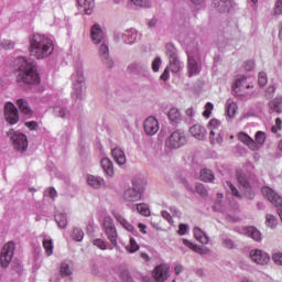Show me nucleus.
I'll return each instance as SVG.
<instances>
[{
  "instance_id": "nucleus-1",
  "label": "nucleus",
  "mask_w": 282,
  "mask_h": 282,
  "mask_svg": "<svg viewBox=\"0 0 282 282\" xmlns=\"http://www.w3.org/2000/svg\"><path fill=\"white\" fill-rule=\"evenodd\" d=\"M18 66V83H23L24 85H39L41 83V76L36 70V65L25 57H19L17 59Z\"/></svg>"
},
{
  "instance_id": "nucleus-2",
  "label": "nucleus",
  "mask_w": 282,
  "mask_h": 282,
  "mask_svg": "<svg viewBox=\"0 0 282 282\" xmlns=\"http://www.w3.org/2000/svg\"><path fill=\"white\" fill-rule=\"evenodd\" d=\"M30 52L35 58H47L54 52V42L43 34L35 33L30 37Z\"/></svg>"
},
{
  "instance_id": "nucleus-3",
  "label": "nucleus",
  "mask_w": 282,
  "mask_h": 282,
  "mask_svg": "<svg viewBox=\"0 0 282 282\" xmlns=\"http://www.w3.org/2000/svg\"><path fill=\"white\" fill-rule=\"evenodd\" d=\"M73 93L72 97L75 100H83L87 86L85 85V75L83 74V62L75 64V72L72 75Z\"/></svg>"
},
{
  "instance_id": "nucleus-4",
  "label": "nucleus",
  "mask_w": 282,
  "mask_h": 282,
  "mask_svg": "<svg viewBox=\"0 0 282 282\" xmlns=\"http://www.w3.org/2000/svg\"><path fill=\"white\" fill-rule=\"evenodd\" d=\"M187 74L189 78L193 76H198L202 72V53L199 48H188L187 50Z\"/></svg>"
},
{
  "instance_id": "nucleus-5",
  "label": "nucleus",
  "mask_w": 282,
  "mask_h": 282,
  "mask_svg": "<svg viewBox=\"0 0 282 282\" xmlns=\"http://www.w3.org/2000/svg\"><path fill=\"white\" fill-rule=\"evenodd\" d=\"M7 138L11 140L13 144V149L15 151H20V153H25L28 151V135L23 134V132L15 131L14 129H10L7 132Z\"/></svg>"
},
{
  "instance_id": "nucleus-6",
  "label": "nucleus",
  "mask_w": 282,
  "mask_h": 282,
  "mask_svg": "<svg viewBox=\"0 0 282 282\" xmlns=\"http://www.w3.org/2000/svg\"><path fill=\"white\" fill-rule=\"evenodd\" d=\"M232 89L236 96H249V94H252V89H254V84L246 76H239L235 80Z\"/></svg>"
},
{
  "instance_id": "nucleus-7",
  "label": "nucleus",
  "mask_w": 282,
  "mask_h": 282,
  "mask_svg": "<svg viewBox=\"0 0 282 282\" xmlns=\"http://www.w3.org/2000/svg\"><path fill=\"white\" fill-rule=\"evenodd\" d=\"M209 131V142L210 144H221L224 142V135L221 134V121L218 119L209 120L207 124Z\"/></svg>"
},
{
  "instance_id": "nucleus-8",
  "label": "nucleus",
  "mask_w": 282,
  "mask_h": 282,
  "mask_svg": "<svg viewBox=\"0 0 282 282\" xmlns=\"http://www.w3.org/2000/svg\"><path fill=\"white\" fill-rule=\"evenodd\" d=\"M144 193V186L140 185L138 181L132 182V188H128L123 193L124 202L133 204V202H140L142 199V194Z\"/></svg>"
},
{
  "instance_id": "nucleus-9",
  "label": "nucleus",
  "mask_w": 282,
  "mask_h": 282,
  "mask_svg": "<svg viewBox=\"0 0 282 282\" xmlns=\"http://www.w3.org/2000/svg\"><path fill=\"white\" fill-rule=\"evenodd\" d=\"M102 226L110 243L118 246V231L116 230V225H113V218L106 216Z\"/></svg>"
},
{
  "instance_id": "nucleus-10",
  "label": "nucleus",
  "mask_w": 282,
  "mask_h": 282,
  "mask_svg": "<svg viewBox=\"0 0 282 282\" xmlns=\"http://www.w3.org/2000/svg\"><path fill=\"white\" fill-rule=\"evenodd\" d=\"M187 139L186 134L182 131H174L169 139L166 140L165 144L169 149H180V147H184L186 144Z\"/></svg>"
},
{
  "instance_id": "nucleus-11",
  "label": "nucleus",
  "mask_w": 282,
  "mask_h": 282,
  "mask_svg": "<svg viewBox=\"0 0 282 282\" xmlns=\"http://www.w3.org/2000/svg\"><path fill=\"white\" fill-rule=\"evenodd\" d=\"M249 259L257 265H268L271 261L270 253L261 250L253 249L249 252Z\"/></svg>"
},
{
  "instance_id": "nucleus-12",
  "label": "nucleus",
  "mask_w": 282,
  "mask_h": 282,
  "mask_svg": "<svg viewBox=\"0 0 282 282\" xmlns=\"http://www.w3.org/2000/svg\"><path fill=\"white\" fill-rule=\"evenodd\" d=\"M14 257V242H8L3 246L0 254V263L2 268H8Z\"/></svg>"
},
{
  "instance_id": "nucleus-13",
  "label": "nucleus",
  "mask_w": 282,
  "mask_h": 282,
  "mask_svg": "<svg viewBox=\"0 0 282 282\" xmlns=\"http://www.w3.org/2000/svg\"><path fill=\"white\" fill-rule=\"evenodd\" d=\"M237 232L240 235H245L246 237H249L253 241H257L258 243H261L263 241V234L257 227H238L236 228Z\"/></svg>"
},
{
  "instance_id": "nucleus-14",
  "label": "nucleus",
  "mask_w": 282,
  "mask_h": 282,
  "mask_svg": "<svg viewBox=\"0 0 282 282\" xmlns=\"http://www.w3.org/2000/svg\"><path fill=\"white\" fill-rule=\"evenodd\" d=\"M4 118L9 124H17L19 122V109L11 101L4 105Z\"/></svg>"
},
{
  "instance_id": "nucleus-15",
  "label": "nucleus",
  "mask_w": 282,
  "mask_h": 282,
  "mask_svg": "<svg viewBox=\"0 0 282 282\" xmlns=\"http://www.w3.org/2000/svg\"><path fill=\"white\" fill-rule=\"evenodd\" d=\"M153 278L156 282H164L169 280V276H171V267L166 263L159 264L153 270Z\"/></svg>"
},
{
  "instance_id": "nucleus-16",
  "label": "nucleus",
  "mask_w": 282,
  "mask_h": 282,
  "mask_svg": "<svg viewBox=\"0 0 282 282\" xmlns=\"http://www.w3.org/2000/svg\"><path fill=\"white\" fill-rule=\"evenodd\" d=\"M145 135H155L160 131V121L153 116L148 117L143 122Z\"/></svg>"
},
{
  "instance_id": "nucleus-17",
  "label": "nucleus",
  "mask_w": 282,
  "mask_h": 282,
  "mask_svg": "<svg viewBox=\"0 0 282 282\" xmlns=\"http://www.w3.org/2000/svg\"><path fill=\"white\" fill-rule=\"evenodd\" d=\"M90 39L95 45H100V43H105V29L99 24H95L90 30Z\"/></svg>"
},
{
  "instance_id": "nucleus-18",
  "label": "nucleus",
  "mask_w": 282,
  "mask_h": 282,
  "mask_svg": "<svg viewBox=\"0 0 282 282\" xmlns=\"http://www.w3.org/2000/svg\"><path fill=\"white\" fill-rule=\"evenodd\" d=\"M119 39L123 41L127 45H133V43H138V39H140V34L135 29L126 30L123 33L119 34Z\"/></svg>"
},
{
  "instance_id": "nucleus-19",
  "label": "nucleus",
  "mask_w": 282,
  "mask_h": 282,
  "mask_svg": "<svg viewBox=\"0 0 282 282\" xmlns=\"http://www.w3.org/2000/svg\"><path fill=\"white\" fill-rule=\"evenodd\" d=\"M238 182L240 184V189L242 195H245V197H248V199H254V192L252 191L250 183L246 181V177L243 176L239 177Z\"/></svg>"
},
{
  "instance_id": "nucleus-20",
  "label": "nucleus",
  "mask_w": 282,
  "mask_h": 282,
  "mask_svg": "<svg viewBox=\"0 0 282 282\" xmlns=\"http://www.w3.org/2000/svg\"><path fill=\"white\" fill-rule=\"evenodd\" d=\"M77 6L79 12H84V14H91V12H94V8H96V2L94 0H77Z\"/></svg>"
},
{
  "instance_id": "nucleus-21",
  "label": "nucleus",
  "mask_w": 282,
  "mask_h": 282,
  "mask_svg": "<svg viewBox=\"0 0 282 282\" xmlns=\"http://www.w3.org/2000/svg\"><path fill=\"white\" fill-rule=\"evenodd\" d=\"M182 243L183 246H186V248H189V250L197 252V254H208L210 252V250L207 247L197 246L188 239H182Z\"/></svg>"
},
{
  "instance_id": "nucleus-22",
  "label": "nucleus",
  "mask_w": 282,
  "mask_h": 282,
  "mask_svg": "<svg viewBox=\"0 0 282 282\" xmlns=\"http://www.w3.org/2000/svg\"><path fill=\"white\" fill-rule=\"evenodd\" d=\"M86 182H87L88 186H90V188H95L96 191H98L99 188H102V186L105 185L104 177L95 176L91 174L87 175Z\"/></svg>"
},
{
  "instance_id": "nucleus-23",
  "label": "nucleus",
  "mask_w": 282,
  "mask_h": 282,
  "mask_svg": "<svg viewBox=\"0 0 282 282\" xmlns=\"http://www.w3.org/2000/svg\"><path fill=\"white\" fill-rule=\"evenodd\" d=\"M112 158L119 166H124L127 164V154L123 149L115 148L112 150Z\"/></svg>"
},
{
  "instance_id": "nucleus-24",
  "label": "nucleus",
  "mask_w": 282,
  "mask_h": 282,
  "mask_svg": "<svg viewBox=\"0 0 282 282\" xmlns=\"http://www.w3.org/2000/svg\"><path fill=\"white\" fill-rule=\"evenodd\" d=\"M238 139L240 140V142L246 144L251 151H259V145L257 144V142L253 141L252 138H250V135L243 132H239Z\"/></svg>"
},
{
  "instance_id": "nucleus-25",
  "label": "nucleus",
  "mask_w": 282,
  "mask_h": 282,
  "mask_svg": "<svg viewBox=\"0 0 282 282\" xmlns=\"http://www.w3.org/2000/svg\"><path fill=\"white\" fill-rule=\"evenodd\" d=\"M189 133L196 140H206V128L200 124H194L189 128Z\"/></svg>"
},
{
  "instance_id": "nucleus-26",
  "label": "nucleus",
  "mask_w": 282,
  "mask_h": 282,
  "mask_svg": "<svg viewBox=\"0 0 282 282\" xmlns=\"http://www.w3.org/2000/svg\"><path fill=\"white\" fill-rule=\"evenodd\" d=\"M132 74H144L149 69V65L144 62H133L128 66Z\"/></svg>"
},
{
  "instance_id": "nucleus-27",
  "label": "nucleus",
  "mask_w": 282,
  "mask_h": 282,
  "mask_svg": "<svg viewBox=\"0 0 282 282\" xmlns=\"http://www.w3.org/2000/svg\"><path fill=\"white\" fill-rule=\"evenodd\" d=\"M112 216L115 217L116 221L124 228V230H128V232H133L135 228L133 225H131L123 216L120 215L118 212H112Z\"/></svg>"
},
{
  "instance_id": "nucleus-28",
  "label": "nucleus",
  "mask_w": 282,
  "mask_h": 282,
  "mask_svg": "<svg viewBox=\"0 0 282 282\" xmlns=\"http://www.w3.org/2000/svg\"><path fill=\"white\" fill-rule=\"evenodd\" d=\"M169 69L172 74H180L184 69V63L180 61V57L170 58Z\"/></svg>"
},
{
  "instance_id": "nucleus-29",
  "label": "nucleus",
  "mask_w": 282,
  "mask_h": 282,
  "mask_svg": "<svg viewBox=\"0 0 282 282\" xmlns=\"http://www.w3.org/2000/svg\"><path fill=\"white\" fill-rule=\"evenodd\" d=\"M17 105L21 113H23V116H26V118H32V115L34 113V111H32V108H30V104H28V100L18 99Z\"/></svg>"
},
{
  "instance_id": "nucleus-30",
  "label": "nucleus",
  "mask_w": 282,
  "mask_h": 282,
  "mask_svg": "<svg viewBox=\"0 0 282 282\" xmlns=\"http://www.w3.org/2000/svg\"><path fill=\"white\" fill-rule=\"evenodd\" d=\"M101 169L108 177H113V163L108 158H104L100 161Z\"/></svg>"
},
{
  "instance_id": "nucleus-31",
  "label": "nucleus",
  "mask_w": 282,
  "mask_h": 282,
  "mask_svg": "<svg viewBox=\"0 0 282 282\" xmlns=\"http://www.w3.org/2000/svg\"><path fill=\"white\" fill-rule=\"evenodd\" d=\"M59 272L63 276H72V273L74 272V265L70 261H64L59 267Z\"/></svg>"
},
{
  "instance_id": "nucleus-32",
  "label": "nucleus",
  "mask_w": 282,
  "mask_h": 282,
  "mask_svg": "<svg viewBox=\"0 0 282 282\" xmlns=\"http://www.w3.org/2000/svg\"><path fill=\"white\" fill-rule=\"evenodd\" d=\"M194 237L199 241V243H208V236L199 227L194 228Z\"/></svg>"
},
{
  "instance_id": "nucleus-33",
  "label": "nucleus",
  "mask_w": 282,
  "mask_h": 282,
  "mask_svg": "<svg viewBox=\"0 0 282 282\" xmlns=\"http://www.w3.org/2000/svg\"><path fill=\"white\" fill-rule=\"evenodd\" d=\"M55 221L59 228H67V214L57 212L55 214Z\"/></svg>"
},
{
  "instance_id": "nucleus-34",
  "label": "nucleus",
  "mask_w": 282,
  "mask_h": 282,
  "mask_svg": "<svg viewBox=\"0 0 282 282\" xmlns=\"http://www.w3.org/2000/svg\"><path fill=\"white\" fill-rule=\"evenodd\" d=\"M215 6H217L220 12H228L232 6V0H214Z\"/></svg>"
},
{
  "instance_id": "nucleus-35",
  "label": "nucleus",
  "mask_w": 282,
  "mask_h": 282,
  "mask_svg": "<svg viewBox=\"0 0 282 282\" xmlns=\"http://www.w3.org/2000/svg\"><path fill=\"white\" fill-rule=\"evenodd\" d=\"M98 54L104 63H109V45L100 44Z\"/></svg>"
},
{
  "instance_id": "nucleus-36",
  "label": "nucleus",
  "mask_w": 282,
  "mask_h": 282,
  "mask_svg": "<svg viewBox=\"0 0 282 282\" xmlns=\"http://www.w3.org/2000/svg\"><path fill=\"white\" fill-rule=\"evenodd\" d=\"M167 118L171 122H180L182 120V113L180 112V109L172 108L167 112Z\"/></svg>"
},
{
  "instance_id": "nucleus-37",
  "label": "nucleus",
  "mask_w": 282,
  "mask_h": 282,
  "mask_svg": "<svg viewBox=\"0 0 282 282\" xmlns=\"http://www.w3.org/2000/svg\"><path fill=\"white\" fill-rule=\"evenodd\" d=\"M139 215H142L143 217H151V209L149 208V205L145 203H139L135 207Z\"/></svg>"
},
{
  "instance_id": "nucleus-38",
  "label": "nucleus",
  "mask_w": 282,
  "mask_h": 282,
  "mask_svg": "<svg viewBox=\"0 0 282 282\" xmlns=\"http://www.w3.org/2000/svg\"><path fill=\"white\" fill-rule=\"evenodd\" d=\"M43 248L47 257H52V254H54V242L52 241V238L43 239Z\"/></svg>"
},
{
  "instance_id": "nucleus-39",
  "label": "nucleus",
  "mask_w": 282,
  "mask_h": 282,
  "mask_svg": "<svg viewBox=\"0 0 282 282\" xmlns=\"http://www.w3.org/2000/svg\"><path fill=\"white\" fill-rule=\"evenodd\" d=\"M226 112L229 118H232L237 113V102H234L232 99L227 100Z\"/></svg>"
},
{
  "instance_id": "nucleus-40",
  "label": "nucleus",
  "mask_w": 282,
  "mask_h": 282,
  "mask_svg": "<svg viewBox=\"0 0 282 282\" xmlns=\"http://www.w3.org/2000/svg\"><path fill=\"white\" fill-rule=\"evenodd\" d=\"M269 107H270V109H272V111H275L276 113H281L282 112V97H278V98L273 99L272 101H270Z\"/></svg>"
},
{
  "instance_id": "nucleus-41",
  "label": "nucleus",
  "mask_w": 282,
  "mask_h": 282,
  "mask_svg": "<svg viewBox=\"0 0 282 282\" xmlns=\"http://www.w3.org/2000/svg\"><path fill=\"white\" fill-rule=\"evenodd\" d=\"M265 226L271 229L276 228V226H279V220L276 219V216L268 214L265 216Z\"/></svg>"
},
{
  "instance_id": "nucleus-42",
  "label": "nucleus",
  "mask_w": 282,
  "mask_h": 282,
  "mask_svg": "<svg viewBox=\"0 0 282 282\" xmlns=\"http://www.w3.org/2000/svg\"><path fill=\"white\" fill-rule=\"evenodd\" d=\"M200 180L203 182H213L215 180V175L213 174V171L208 169H203L200 171Z\"/></svg>"
},
{
  "instance_id": "nucleus-43",
  "label": "nucleus",
  "mask_w": 282,
  "mask_h": 282,
  "mask_svg": "<svg viewBox=\"0 0 282 282\" xmlns=\"http://www.w3.org/2000/svg\"><path fill=\"white\" fill-rule=\"evenodd\" d=\"M223 199L224 194H217L216 202L214 204V210H216V213H224V210H226L224 203H221Z\"/></svg>"
},
{
  "instance_id": "nucleus-44",
  "label": "nucleus",
  "mask_w": 282,
  "mask_h": 282,
  "mask_svg": "<svg viewBox=\"0 0 282 282\" xmlns=\"http://www.w3.org/2000/svg\"><path fill=\"white\" fill-rule=\"evenodd\" d=\"M126 250H127V252H129L130 254H133L134 252H138V250H140V245H138V242L135 241V239L130 238L129 243L126 246Z\"/></svg>"
},
{
  "instance_id": "nucleus-45",
  "label": "nucleus",
  "mask_w": 282,
  "mask_h": 282,
  "mask_svg": "<svg viewBox=\"0 0 282 282\" xmlns=\"http://www.w3.org/2000/svg\"><path fill=\"white\" fill-rule=\"evenodd\" d=\"M53 111L59 118H69V110L64 107L57 106L53 108Z\"/></svg>"
},
{
  "instance_id": "nucleus-46",
  "label": "nucleus",
  "mask_w": 282,
  "mask_h": 282,
  "mask_svg": "<svg viewBox=\"0 0 282 282\" xmlns=\"http://www.w3.org/2000/svg\"><path fill=\"white\" fill-rule=\"evenodd\" d=\"M254 142L258 145V151H259V149H261V147H263V144H265V132L258 131L256 133V141Z\"/></svg>"
},
{
  "instance_id": "nucleus-47",
  "label": "nucleus",
  "mask_w": 282,
  "mask_h": 282,
  "mask_svg": "<svg viewBox=\"0 0 282 282\" xmlns=\"http://www.w3.org/2000/svg\"><path fill=\"white\" fill-rule=\"evenodd\" d=\"M166 55L169 59L177 58V48L172 43L166 44Z\"/></svg>"
},
{
  "instance_id": "nucleus-48",
  "label": "nucleus",
  "mask_w": 282,
  "mask_h": 282,
  "mask_svg": "<svg viewBox=\"0 0 282 282\" xmlns=\"http://www.w3.org/2000/svg\"><path fill=\"white\" fill-rule=\"evenodd\" d=\"M195 116H197V111L194 107H189L185 110V118L187 122H195Z\"/></svg>"
},
{
  "instance_id": "nucleus-49",
  "label": "nucleus",
  "mask_w": 282,
  "mask_h": 282,
  "mask_svg": "<svg viewBox=\"0 0 282 282\" xmlns=\"http://www.w3.org/2000/svg\"><path fill=\"white\" fill-rule=\"evenodd\" d=\"M214 109H215V105H213V102L208 101L204 107L203 118H206V120H208V118H210Z\"/></svg>"
},
{
  "instance_id": "nucleus-50",
  "label": "nucleus",
  "mask_w": 282,
  "mask_h": 282,
  "mask_svg": "<svg viewBox=\"0 0 282 282\" xmlns=\"http://www.w3.org/2000/svg\"><path fill=\"white\" fill-rule=\"evenodd\" d=\"M84 237H85V232H83V229L80 228L73 229L72 238L75 241H83Z\"/></svg>"
},
{
  "instance_id": "nucleus-51",
  "label": "nucleus",
  "mask_w": 282,
  "mask_h": 282,
  "mask_svg": "<svg viewBox=\"0 0 282 282\" xmlns=\"http://www.w3.org/2000/svg\"><path fill=\"white\" fill-rule=\"evenodd\" d=\"M93 245L96 246V248H99V250H107V241L100 238L94 239Z\"/></svg>"
},
{
  "instance_id": "nucleus-52",
  "label": "nucleus",
  "mask_w": 282,
  "mask_h": 282,
  "mask_svg": "<svg viewBox=\"0 0 282 282\" xmlns=\"http://www.w3.org/2000/svg\"><path fill=\"white\" fill-rule=\"evenodd\" d=\"M258 83H259L260 87H265V85H268V74H265V72L259 73Z\"/></svg>"
},
{
  "instance_id": "nucleus-53",
  "label": "nucleus",
  "mask_w": 282,
  "mask_h": 282,
  "mask_svg": "<svg viewBox=\"0 0 282 282\" xmlns=\"http://www.w3.org/2000/svg\"><path fill=\"white\" fill-rule=\"evenodd\" d=\"M133 6H137L139 8H149L151 6V2L149 0H130Z\"/></svg>"
},
{
  "instance_id": "nucleus-54",
  "label": "nucleus",
  "mask_w": 282,
  "mask_h": 282,
  "mask_svg": "<svg viewBox=\"0 0 282 282\" xmlns=\"http://www.w3.org/2000/svg\"><path fill=\"white\" fill-rule=\"evenodd\" d=\"M161 66H162V57L158 56L152 62V72H160Z\"/></svg>"
},
{
  "instance_id": "nucleus-55",
  "label": "nucleus",
  "mask_w": 282,
  "mask_h": 282,
  "mask_svg": "<svg viewBox=\"0 0 282 282\" xmlns=\"http://www.w3.org/2000/svg\"><path fill=\"white\" fill-rule=\"evenodd\" d=\"M271 259H272L273 263H275V265L282 267V252L272 253Z\"/></svg>"
},
{
  "instance_id": "nucleus-56",
  "label": "nucleus",
  "mask_w": 282,
  "mask_h": 282,
  "mask_svg": "<svg viewBox=\"0 0 282 282\" xmlns=\"http://www.w3.org/2000/svg\"><path fill=\"white\" fill-rule=\"evenodd\" d=\"M195 191L198 195H200V197H206L208 195V192L203 184H196Z\"/></svg>"
},
{
  "instance_id": "nucleus-57",
  "label": "nucleus",
  "mask_w": 282,
  "mask_h": 282,
  "mask_svg": "<svg viewBox=\"0 0 282 282\" xmlns=\"http://www.w3.org/2000/svg\"><path fill=\"white\" fill-rule=\"evenodd\" d=\"M273 14L275 17H281V14H282V0H278L275 2Z\"/></svg>"
},
{
  "instance_id": "nucleus-58",
  "label": "nucleus",
  "mask_w": 282,
  "mask_h": 282,
  "mask_svg": "<svg viewBox=\"0 0 282 282\" xmlns=\"http://www.w3.org/2000/svg\"><path fill=\"white\" fill-rule=\"evenodd\" d=\"M227 187L230 191L231 195H235V197L241 198V194H239V191H237V187H235V185H232V183L227 182Z\"/></svg>"
},
{
  "instance_id": "nucleus-59",
  "label": "nucleus",
  "mask_w": 282,
  "mask_h": 282,
  "mask_svg": "<svg viewBox=\"0 0 282 282\" xmlns=\"http://www.w3.org/2000/svg\"><path fill=\"white\" fill-rule=\"evenodd\" d=\"M2 47L4 50H14V42L12 40H3Z\"/></svg>"
},
{
  "instance_id": "nucleus-60",
  "label": "nucleus",
  "mask_w": 282,
  "mask_h": 282,
  "mask_svg": "<svg viewBox=\"0 0 282 282\" xmlns=\"http://www.w3.org/2000/svg\"><path fill=\"white\" fill-rule=\"evenodd\" d=\"M44 195L45 197H51V199H54L56 197V189L50 187L45 189Z\"/></svg>"
},
{
  "instance_id": "nucleus-61",
  "label": "nucleus",
  "mask_w": 282,
  "mask_h": 282,
  "mask_svg": "<svg viewBox=\"0 0 282 282\" xmlns=\"http://www.w3.org/2000/svg\"><path fill=\"white\" fill-rule=\"evenodd\" d=\"M188 232V225L180 224L178 225V235L184 236Z\"/></svg>"
},
{
  "instance_id": "nucleus-62",
  "label": "nucleus",
  "mask_w": 282,
  "mask_h": 282,
  "mask_svg": "<svg viewBox=\"0 0 282 282\" xmlns=\"http://www.w3.org/2000/svg\"><path fill=\"white\" fill-rule=\"evenodd\" d=\"M281 124H282L281 118H276L275 126L271 128L272 133H276V131H281Z\"/></svg>"
},
{
  "instance_id": "nucleus-63",
  "label": "nucleus",
  "mask_w": 282,
  "mask_h": 282,
  "mask_svg": "<svg viewBox=\"0 0 282 282\" xmlns=\"http://www.w3.org/2000/svg\"><path fill=\"white\" fill-rule=\"evenodd\" d=\"M170 68L166 66V68L164 69V72L161 75V80H169V78H171V74H170Z\"/></svg>"
},
{
  "instance_id": "nucleus-64",
  "label": "nucleus",
  "mask_w": 282,
  "mask_h": 282,
  "mask_svg": "<svg viewBox=\"0 0 282 282\" xmlns=\"http://www.w3.org/2000/svg\"><path fill=\"white\" fill-rule=\"evenodd\" d=\"M161 215L163 219H165L169 224H173V217H171V214L169 212H161Z\"/></svg>"
}]
</instances>
